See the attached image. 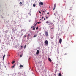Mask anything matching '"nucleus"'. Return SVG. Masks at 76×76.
Segmentation results:
<instances>
[{"mask_svg":"<svg viewBox=\"0 0 76 76\" xmlns=\"http://www.w3.org/2000/svg\"><path fill=\"white\" fill-rule=\"evenodd\" d=\"M44 43H45V45H48V41H47V40L45 41L44 42Z\"/></svg>","mask_w":76,"mask_h":76,"instance_id":"f257e3e1","label":"nucleus"},{"mask_svg":"<svg viewBox=\"0 0 76 76\" xmlns=\"http://www.w3.org/2000/svg\"><path fill=\"white\" fill-rule=\"evenodd\" d=\"M46 23H47V24H48V25H51V22H49V21H47L46 22Z\"/></svg>","mask_w":76,"mask_h":76,"instance_id":"f03ea898","label":"nucleus"},{"mask_svg":"<svg viewBox=\"0 0 76 76\" xmlns=\"http://www.w3.org/2000/svg\"><path fill=\"white\" fill-rule=\"evenodd\" d=\"M45 35H46V37L48 36V32L47 31L45 32Z\"/></svg>","mask_w":76,"mask_h":76,"instance_id":"7ed1b4c3","label":"nucleus"},{"mask_svg":"<svg viewBox=\"0 0 76 76\" xmlns=\"http://www.w3.org/2000/svg\"><path fill=\"white\" fill-rule=\"evenodd\" d=\"M39 4L40 5H41L42 6L44 4V3H43V2H40L39 3Z\"/></svg>","mask_w":76,"mask_h":76,"instance_id":"20e7f679","label":"nucleus"},{"mask_svg":"<svg viewBox=\"0 0 76 76\" xmlns=\"http://www.w3.org/2000/svg\"><path fill=\"white\" fill-rule=\"evenodd\" d=\"M59 43H61V42H62V39H61V38H60L59 39Z\"/></svg>","mask_w":76,"mask_h":76,"instance_id":"39448f33","label":"nucleus"},{"mask_svg":"<svg viewBox=\"0 0 76 76\" xmlns=\"http://www.w3.org/2000/svg\"><path fill=\"white\" fill-rule=\"evenodd\" d=\"M39 53V50H37V52H36V54L37 55V54H38Z\"/></svg>","mask_w":76,"mask_h":76,"instance_id":"423d86ee","label":"nucleus"},{"mask_svg":"<svg viewBox=\"0 0 76 76\" xmlns=\"http://www.w3.org/2000/svg\"><path fill=\"white\" fill-rule=\"evenodd\" d=\"M56 13L54 14V15H55V16H57V15H59L58 14H57V12H56Z\"/></svg>","mask_w":76,"mask_h":76,"instance_id":"0eeeda50","label":"nucleus"},{"mask_svg":"<svg viewBox=\"0 0 76 76\" xmlns=\"http://www.w3.org/2000/svg\"><path fill=\"white\" fill-rule=\"evenodd\" d=\"M50 38L51 39H53V38H54V35H51V36L50 37Z\"/></svg>","mask_w":76,"mask_h":76,"instance_id":"6e6552de","label":"nucleus"},{"mask_svg":"<svg viewBox=\"0 0 76 76\" xmlns=\"http://www.w3.org/2000/svg\"><path fill=\"white\" fill-rule=\"evenodd\" d=\"M48 60L50 62H51V61H52L51 59L50 58H48Z\"/></svg>","mask_w":76,"mask_h":76,"instance_id":"1a4fd4ad","label":"nucleus"},{"mask_svg":"<svg viewBox=\"0 0 76 76\" xmlns=\"http://www.w3.org/2000/svg\"><path fill=\"white\" fill-rule=\"evenodd\" d=\"M21 68V67H23V65H20L19 66Z\"/></svg>","mask_w":76,"mask_h":76,"instance_id":"9d476101","label":"nucleus"},{"mask_svg":"<svg viewBox=\"0 0 76 76\" xmlns=\"http://www.w3.org/2000/svg\"><path fill=\"white\" fill-rule=\"evenodd\" d=\"M6 56V55H4L3 56V60H4V57H5V56Z\"/></svg>","mask_w":76,"mask_h":76,"instance_id":"9b49d317","label":"nucleus"},{"mask_svg":"<svg viewBox=\"0 0 76 76\" xmlns=\"http://www.w3.org/2000/svg\"><path fill=\"white\" fill-rule=\"evenodd\" d=\"M37 34L33 36V38H35V37H37Z\"/></svg>","mask_w":76,"mask_h":76,"instance_id":"f8f14e48","label":"nucleus"},{"mask_svg":"<svg viewBox=\"0 0 76 76\" xmlns=\"http://www.w3.org/2000/svg\"><path fill=\"white\" fill-rule=\"evenodd\" d=\"M56 7V4H55L54 6V7Z\"/></svg>","mask_w":76,"mask_h":76,"instance_id":"ddd939ff","label":"nucleus"},{"mask_svg":"<svg viewBox=\"0 0 76 76\" xmlns=\"http://www.w3.org/2000/svg\"><path fill=\"white\" fill-rule=\"evenodd\" d=\"M59 76H61V74L60 73L59 74Z\"/></svg>","mask_w":76,"mask_h":76,"instance_id":"4468645a","label":"nucleus"},{"mask_svg":"<svg viewBox=\"0 0 76 76\" xmlns=\"http://www.w3.org/2000/svg\"><path fill=\"white\" fill-rule=\"evenodd\" d=\"M41 23V22H38L37 23H38V24H39V23Z\"/></svg>","mask_w":76,"mask_h":76,"instance_id":"2eb2a0df","label":"nucleus"},{"mask_svg":"<svg viewBox=\"0 0 76 76\" xmlns=\"http://www.w3.org/2000/svg\"><path fill=\"white\" fill-rule=\"evenodd\" d=\"M15 61H13L12 62V64H13V63H15Z\"/></svg>","mask_w":76,"mask_h":76,"instance_id":"dca6fc26","label":"nucleus"},{"mask_svg":"<svg viewBox=\"0 0 76 76\" xmlns=\"http://www.w3.org/2000/svg\"><path fill=\"white\" fill-rule=\"evenodd\" d=\"M15 65H14L13 66H12V68H13V67H15Z\"/></svg>","mask_w":76,"mask_h":76,"instance_id":"f3484780","label":"nucleus"},{"mask_svg":"<svg viewBox=\"0 0 76 76\" xmlns=\"http://www.w3.org/2000/svg\"><path fill=\"white\" fill-rule=\"evenodd\" d=\"M23 46H21L20 47L21 49H22V48H23Z\"/></svg>","mask_w":76,"mask_h":76,"instance_id":"a211bd4d","label":"nucleus"},{"mask_svg":"<svg viewBox=\"0 0 76 76\" xmlns=\"http://www.w3.org/2000/svg\"><path fill=\"white\" fill-rule=\"evenodd\" d=\"M33 30H35V27H33Z\"/></svg>","mask_w":76,"mask_h":76,"instance_id":"6ab92c4d","label":"nucleus"},{"mask_svg":"<svg viewBox=\"0 0 76 76\" xmlns=\"http://www.w3.org/2000/svg\"><path fill=\"white\" fill-rule=\"evenodd\" d=\"M35 4H34L33 5V7H35Z\"/></svg>","mask_w":76,"mask_h":76,"instance_id":"aec40b11","label":"nucleus"},{"mask_svg":"<svg viewBox=\"0 0 76 76\" xmlns=\"http://www.w3.org/2000/svg\"><path fill=\"white\" fill-rule=\"evenodd\" d=\"M20 4V5H21V4H22V2H20L19 3Z\"/></svg>","mask_w":76,"mask_h":76,"instance_id":"412c9836","label":"nucleus"},{"mask_svg":"<svg viewBox=\"0 0 76 76\" xmlns=\"http://www.w3.org/2000/svg\"><path fill=\"white\" fill-rule=\"evenodd\" d=\"M38 29V27H37L36 28V29L37 30V29Z\"/></svg>","mask_w":76,"mask_h":76,"instance_id":"4be33fe9","label":"nucleus"},{"mask_svg":"<svg viewBox=\"0 0 76 76\" xmlns=\"http://www.w3.org/2000/svg\"><path fill=\"white\" fill-rule=\"evenodd\" d=\"M26 37V35H25L24 36V37H25H25Z\"/></svg>","mask_w":76,"mask_h":76,"instance_id":"5701e85b","label":"nucleus"},{"mask_svg":"<svg viewBox=\"0 0 76 76\" xmlns=\"http://www.w3.org/2000/svg\"><path fill=\"white\" fill-rule=\"evenodd\" d=\"M20 57H22V55H20Z\"/></svg>","mask_w":76,"mask_h":76,"instance_id":"b1692460","label":"nucleus"},{"mask_svg":"<svg viewBox=\"0 0 76 76\" xmlns=\"http://www.w3.org/2000/svg\"><path fill=\"white\" fill-rule=\"evenodd\" d=\"M39 13H41V12H40V11H39Z\"/></svg>","mask_w":76,"mask_h":76,"instance_id":"393cba45","label":"nucleus"},{"mask_svg":"<svg viewBox=\"0 0 76 76\" xmlns=\"http://www.w3.org/2000/svg\"><path fill=\"white\" fill-rule=\"evenodd\" d=\"M36 25H37V24H35L34 26H33V27H35V26H36Z\"/></svg>","mask_w":76,"mask_h":76,"instance_id":"a878e982","label":"nucleus"},{"mask_svg":"<svg viewBox=\"0 0 76 76\" xmlns=\"http://www.w3.org/2000/svg\"><path fill=\"white\" fill-rule=\"evenodd\" d=\"M53 10H55V7H54L53 9Z\"/></svg>","mask_w":76,"mask_h":76,"instance_id":"bb28decb","label":"nucleus"},{"mask_svg":"<svg viewBox=\"0 0 76 76\" xmlns=\"http://www.w3.org/2000/svg\"><path fill=\"white\" fill-rule=\"evenodd\" d=\"M43 18H44V16H43L42 18V19H43Z\"/></svg>","mask_w":76,"mask_h":76,"instance_id":"cd10ccee","label":"nucleus"},{"mask_svg":"<svg viewBox=\"0 0 76 76\" xmlns=\"http://www.w3.org/2000/svg\"><path fill=\"white\" fill-rule=\"evenodd\" d=\"M26 48V45H25L24 46V48Z\"/></svg>","mask_w":76,"mask_h":76,"instance_id":"c85d7f7f","label":"nucleus"},{"mask_svg":"<svg viewBox=\"0 0 76 76\" xmlns=\"http://www.w3.org/2000/svg\"><path fill=\"white\" fill-rule=\"evenodd\" d=\"M48 17H46V19H48Z\"/></svg>","mask_w":76,"mask_h":76,"instance_id":"c756f323","label":"nucleus"},{"mask_svg":"<svg viewBox=\"0 0 76 76\" xmlns=\"http://www.w3.org/2000/svg\"><path fill=\"white\" fill-rule=\"evenodd\" d=\"M28 35L29 37L30 36V34H28Z\"/></svg>","mask_w":76,"mask_h":76,"instance_id":"7c9ffc66","label":"nucleus"},{"mask_svg":"<svg viewBox=\"0 0 76 76\" xmlns=\"http://www.w3.org/2000/svg\"><path fill=\"white\" fill-rule=\"evenodd\" d=\"M43 13H45V11H43Z\"/></svg>","mask_w":76,"mask_h":76,"instance_id":"2f4dec72","label":"nucleus"},{"mask_svg":"<svg viewBox=\"0 0 76 76\" xmlns=\"http://www.w3.org/2000/svg\"><path fill=\"white\" fill-rule=\"evenodd\" d=\"M8 56H9V57L10 56V55H8Z\"/></svg>","mask_w":76,"mask_h":76,"instance_id":"473e14b6","label":"nucleus"},{"mask_svg":"<svg viewBox=\"0 0 76 76\" xmlns=\"http://www.w3.org/2000/svg\"><path fill=\"white\" fill-rule=\"evenodd\" d=\"M47 14L48 15V14H49V12H48V13H47Z\"/></svg>","mask_w":76,"mask_h":76,"instance_id":"72a5a7b5","label":"nucleus"},{"mask_svg":"<svg viewBox=\"0 0 76 76\" xmlns=\"http://www.w3.org/2000/svg\"><path fill=\"white\" fill-rule=\"evenodd\" d=\"M54 28V27H52V28H51L52 29H53V28Z\"/></svg>","mask_w":76,"mask_h":76,"instance_id":"f704fd0d","label":"nucleus"},{"mask_svg":"<svg viewBox=\"0 0 76 76\" xmlns=\"http://www.w3.org/2000/svg\"><path fill=\"white\" fill-rule=\"evenodd\" d=\"M66 54H67L65 53V54L64 55H66Z\"/></svg>","mask_w":76,"mask_h":76,"instance_id":"c9c22d12","label":"nucleus"},{"mask_svg":"<svg viewBox=\"0 0 76 76\" xmlns=\"http://www.w3.org/2000/svg\"><path fill=\"white\" fill-rule=\"evenodd\" d=\"M44 20H45V18H44Z\"/></svg>","mask_w":76,"mask_h":76,"instance_id":"e433bc0d","label":"nucleus"},{"mask_svg":"<svg viewBox=\"0 0 76 76\" xmlns=\"http://www.w3.org/2000/svg\"><path fill=\"white\" fill-rule=\"evenodd\" d=\"M45 12H46V10H45Z\"/></svg>","mask_w":76,"mask_h":76,"instance_id":"4c0bfd02","label":"nucleus"},{"mask_svg":"<svg viewBox=\"0 0 76 76\" xmlns=\"http://www.w3.org/2000/svg\"><path fill=\"white\" fill-rule=\"evenodd\" d=\"M49 8H50V6L49 7Z\"/></svg>","mask_w":76,"mask_h":76,"instance_id":"58836bf2","label":"nucleus"},{"mask_svg":"<svg viewBox=\"0 0 76 76\" xmlns=\"http://www.w3.org/2000/svg\"><path fill=\"white\" fill-rule=\"evenodd\" d=\"M42 15H44V13H42Z\"/></svg>","mask_w":76,"mask_h":76,"instance_id":"ea45409f","label":"nucleus"},{"mask_svg":"<svg viewBox=\"0 0 76 76\" xmlns=\"http://www.w3.org/2000/svg\"><path fill=\"white\" fill-rule=\"evenodd\" d=\"M40 20H41V19H40Z\"/></svg>","mask_w":76,"mask_h":76,"instance_id":"a19ab883","label":"nucleus"},{"mask_svg":"<svg viewBox=\"0 0 76 76\" xmlns=\"http://www.w3.org/2000/svg\"><path fill=\"white\" fill-rule=\"evenodd\" d=\"M33 27H31V28H32Z\"/></svg>","mask_w":76,"mask_h":76,"instance_id":"79ce46f5","label":"nucleus"},{"mask_svg":"<svg viewBox=\"0 0 76 76\" xmlns=\"http://www.w3.org/2000/svg\"><path fill=\"white\" fill-rule=\"evenodd\" d=\"M42 10H43V9H42Z\"/></svg>","mask_w":76,"mask_h":76,"instance_id":"37998d69","label":"nucleus"}]
</instances>
